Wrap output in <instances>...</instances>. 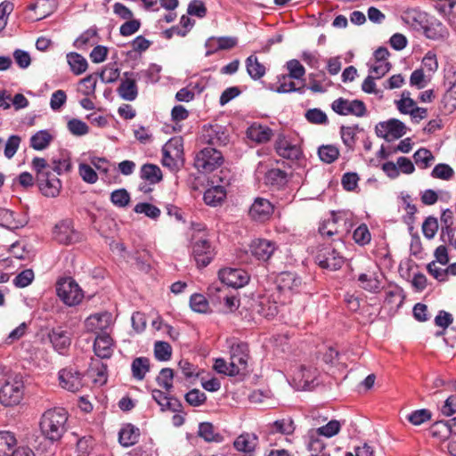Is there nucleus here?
Returning <instances> with one entry per match:
<instances>
[{"mask_svg":"<svg viewBox=\"0 0 456 456\" xmlns=\"http://www.w3.org/2000/svg\"><path fill=\"white\" fill-rule=\"evenodd\" d=\"M68 412L63 408L47 410L41 417V434L52 442L59 441L67 430Z\"/></svg>","mask_w":456,"mask_h":456,"instance_id":"f257e3e1","label":"nucleus"},{"mask_svg":"<svg viewBox=\"0 0 456 456\" xmlns=\"http://www.w3.org/2000/svg\"><path fill=\"white\" fill-rule=\"evenodd\" d=\"M24 380L20 373L10 375L0 388V403L4 406L19 404L24 395Z\"/></svg>","mask_w":456,"mask_h":456,"instance_id":"f03ea898","label":"nucleus"},{"mask_svg":"<svg viewBox=\"0 0 456 456\" xmlns=\"http://www.w3.org/2000/svg\"><path fill=\"white\" fill-rule=\"evenodd\" d=\"M274 147L277 154L283 159L299 161L304 158L301 140L297 135L279 134Z\"/></svg>","mask_w":456,"mask_h":456,"instance_id":"7ed1b4c3","label":"nucleus"},{"mask_svg":"<svg viewBox=\"0 0 456 456\" xmlns=\"http://www.w3.org/2000/svg\"><path fill=\"white\" fill-rule=\"evenodd\" d=\"M224 163L223 154L213 147H206L196 153L194 167L201 173H211Z\"/></svg>","mask_w":456,"mask_h":456,"instance_id":"20e7f679","label":"nucleus"},{"mask_svg":"<svg viewBox=\"0 0 456 456\" xmlns=\"http://www.w3.org/2000/svg\"><path fill=\"white\" fill-rule=\"evenodd\" d=\"M56 292L60 299L67 305H78L84 298V293L78 284L70 277L57 281Z\"/></svg>","mask_w":456,"mask_h":456,"instance_id":"39448f33","label":"nucleus"},{"mask_svg":"<svg viewBox=\"0 0 456 456\" xmlns=\"http://www.w3.org/2000/svg\"><path fill=\"white\" fill-rule=\"evenodd\" d=\"M341 428V424L338 420H330L326 425L318 428H312L307 432L309 439L307 448L309 451L320 452L323 449V444L319 440L318 436H322L327 438L336 436Z\"/></svg>","mask_w":456,"mask_h":456,"instance_id":"423d86ee","label":"nucleus"},{"mask_svg":"<svg viewBox=\"0 0 456 456\" xmlns=\"http://www.w3.org/2000/svg\"><path fill=\"white\" fill-rule=\"evenodd\" d=\"M248 347L247 344L232 345L230 351V363L232 372L236 375L244 374L248 369Z\"/></svg>","mask_w":456,"mask_h":456,"instance_id":"0eeeda50","label":"nucleus"},{"mask_svg":"<svg viewBox=\"0 0 456 456\" xmlns=\"http://www.w3.org/2000/svg\"><path fill=\"white\" fill-rule=\"evenodd\" d=\"M200 141L208 145L221 146L225 145L229 138L224 128L218 124H215L203 126Z\"/></svg>","mask_w":456,"mask_h":456,"instance_id":"6e6552de","label":"nucleus"},{"mask_svg":"<svg viewBox=\"0 0 456 456\" xmlns=\"http://www.w3.org/2000/svg\"><path fill=\"white\" fill-rule=\"evenodd\" d=\"M376 133L379 137L385 138L387 141L395 140L406 134V126L402 121L393 118L380 122L376 126Z\"/></svg>","mask_w":456,"mask_h":456,"instance_id":"1a4fd4ad","label":"nucleus"},{"mask_svg":"<svg viewBox=\"0 0 456 456\" xmlns=\"http://www.w3.org/2000/svg\"><path fill=\"white\" fill-rule=\"evenodd\" d=\"M332 110L343 116L354 115L357 117L364 116L366 112V107L363 102L359 100H347L344 98H338L335 100L331 104Z\"/></svg>","mask_w":456,"mask_h":456,"instance_id":"9d476101","label":"nucleus"},{"mask_svg":"<svg viewBox=\"0 0 456 456\" xmlns=\"http://www.w3.org/2000/svg\"><path fill=\"white\" fill-rule=\"evenodd\" d=\"M192 255L199 267H206L216 253L211 243L206 238H200L192 245Z\"/></svg>","mask_w":456,"mask_h":456,"instance_id":"9b49d317","label":"nucleus"},{"mask_svg":"<svg viewBox=\"0 0 456 456\" xmlns=\"http://www.w3.org/2000/svg\"><path fill=\"white\" fill-rule=\"evenodd\" d=\"M218 277L222 283L232 288H241L249 281L248 273L240 268H223L219 271Z\"/></svg>","mask_w":456,"mask_h":456,"instance_id":"f8f14e48","label":"nucleus"},{"mask_svg":"<svg viewBox=\"0 0 456 456\" xmlns=\"http://www.w3.org/2000/svg\"><path fill=\"white\" fill-rule=\"evenodd\" d=\"M317 264L324 269L338 270L344 264V257L334 248L321 249L316 256Z\"/></svg>","mask_w":456,"mask_h":456,"instance_id":"ddd939ff","label":"nucleus"},{"mask_svg":"<svg viewBox=\"0 0 456 456\" xmlns=\"http://www.w3.org/2000/svg\"><path fill=\"white\" fill-rule=\"evenodd\" d=\"M53 237L61 244H71L80 240V235L74 230L70 220L59 222L54 227Z\"/></svg>","mask_w":456,"mask_h":456,"instance_id":"4468645a","label":"nucleus"},{"mask_svg":"<svg viewBox=\"0 0 456 456\" xmlns=\"http://www.w3.org/2000/svg\"><path fill=\"white\" fill-rule=\"evenodd\" d=\"M60 386L72 393L78 392L84 386L80 372L73 369H63L59 372Z\"/></svg>","mask_w":456,"mask_h":456,"instance_id":"2eb2a0df","label":"nucleus"},{"mask_svg":"<svg viewBox=\"0 0 456 456\" xmlns=\"http://www.w3.org/2000/svg\"><path fill=\"white\" fill-rule=\"evenodd\" d=\"M276 249V244L265 239L254 240L249 245L251 255L257 260L264 262L268 261Z\"/></svg>","mask_w":456,"mask_h":456,"instance_id":"dca6fc26","label":"nucleus"},{"mask_svg":"<svg viewBox=\"0 0 456 456\" xmlns=\"http://www.w3.org/2000/svg\"><path fill=\"white\" fill-rule=\"evenodd\" d=\"M39 190L46 197H56L61 189V180L51 172L42 173L37 178Z\"/></svg>","mask_w":456,"mask_h":456,"instance_id":"f3484780","label":"nucleus"},{"mask_svg":"<svg viewBox=\"0 0 456 456\" xmlns=\"http://www.w3.org/2000/svg\"><path fill=\"white\" fill-rule=\"evenodd\" d=\"M274 210L273 204L266 199L257 198L249 208V216L256 221H265Z\"/></svg>","mask_w":456,"mask_h":456,"instance_id":"a211bd4d","label":"nucleus"},{"mask_svg":"<svg viewBox=\"0 0 456 456\" xmlns=\"http://www.w3.org/2000/svg\"><path fill=\"white\" fill-rule=\"evenodd\" d=\"M246 134L249 140L256 143L268 142L273 135V130L269 126L257 122L251 124Z\"/></svg>","mask_w":456,"mask_h":456,"instance_id":"6ab92c4d","label":"nucleus"},{"mask_svg":"<svg viewBox=\"0 0 456 456\" xmlns=\"http://www.w3.org/2000/svg\"><path fill=\"white\" fill-rule=\"evenodd\" d=\"M301 286V279L290 272L281 273L277 278V288L283 293L297 292Z\"/></svg>","mask_w":456,"mask_h":456,"instance_id":"aec40b11","label":"nucleus"},{"mask_svg":"<svg viewBox=\"0 0 456 456\" xmlns=\"http://www.w3.org/2000/svg\"><path fill=\"white\" fill-rule=\"evenodd\" d=\"M110 323L111 315L108 313L92 314L85 322L87 330L95 333L107 330Z\"/></svg>","mask_w":456,"mask_h":456,"instance_id":"412c9836","label":"nucleus"},{"mask_svg":"<svg viewBox=\"0 0 456 456\" xmlns=\"http://www.w3.org/2000/svg\"><path fill=\"white\" fill-rule=\"evenodd\" d=\"M317 370L312 366L302 365L293 373V379L299 387L306 388L315 379Z\"/></svg>","mask_w":456,"mask_h":456,"instance_id":"4be33fe9","label":"nucleus"},{"mask_svg":"<svg viewBox=\"0 0 456 456\" xmlns=\"http://www.w3.org/2000/svg\"><path fill=\"white\" fill-rule=\"evenodd\" d=\"M290 175L280 168L270 169L265 175L266 183L276 190L284 189L288 185Z\"/></svg>","mask_w":456,"mask_h":456,"instance_id":"5701e85b","label":"nucleus"},{"mask_svg":"<svg viewBox=\"0 0 456 456\" xmlns=\"http://www.w3.org/2000/svg\"><path fill=\"white\" fill-rule=\"evenodd\" d=\"M113 341L107 333H102L95 338L94 350L95 354L100 358H110L112 354Z\"/></svg>","mask_w":456,"mask_h":456,"instance_id":"b1692460","label":"nucleus"},{"mask_svg":"<svg viewBox=\"0 0 456 456\" xmlns=\"http://www.w3.org/2000/svg\"><path fill=\"white\" fill-rule=\"evenodd\" d=\"M359 286L369 292H379L381 289V280L379 275L375 272H367L361 273L357 279Z\"/></svg>","mask_w":456,"mask_h":456,"instance_id":"393cba45","label":"nucleus"},{"mask_svg":"<svg viewBox=\"0 0 456 456\" xmlns=\"http://www.w3.org/2000/svg\"><path fill=\"white\" fill-rule=\"evenodd\" d=\"M258 442V437L254 433H243L234 441V448L244 453H251L255 451Z\"/></svg>","mask_w":456,"mask_h":456,"instance_id":"a878e982","label":"nucleus"},{"mask_svg":"<svg viewBox=\"0 0 456 456\" xmlns=\"http://www.w3.org/2000/svg\"><path fill=\"white\" fill-rule=\"evenodd\" d=\"M124 76L125 79H122L118 88V95L126 101H134L138 94L135 79L130 77L127 72Z\"/></svg>","mask_w":456,"mask_h":456,"instance_id":"bb28decb","label":"nucleus"},{"mask_svg":"<svg viewBox=\"0 0 456 456\" xmlns=\"http://www.w3.org/2000/svg\"><path fill=\"white\" fill-rule=\"evenodd\" d=\"M226 190L222 185L208 188L203 196L204 202L210 207H217L223 204L226 199Z\"/></svg>","mask_w":456,"mask_h":456,"instance_id":"cd10ccee","label":"nucleus"},{"mask_svg":"<svg viewBox=\"0 0 456 456\" xmlns=\"http://www.w3.org/2000/svg\"><path fill=\"white\" fill-rule=\"evenodd\" d=\"M139 436V429L131 424H127L120 429L118 441L123 446L129 447L137 443Z\"/></svg>","mask_w":456,"mask_h":456,"instance_id":"c85d7f7f","label":"nucleus"},{"mask_svg":"<svg viewBox=\"0 0 456 456\" xmlns=\"http://www.w3.org/2000/svg\"><path fill=\"white\" fill-rule=\"evenodd\" d=\"M429 435L439 442L447 440L452 436V429L448 421H436L428 429Z\"/></svg>","mask_w":456,"mask_h":456,"instance_id":"c756f323","label":"nucleus"},{"mask_svg":"<svg viewBox=\"0 0 456 456\" xmlns=\"http://www.w3.org/2000/svg\"><path fill=\"white\" fill-rule=\"evenodd\" d=\"M49 338L58 351L63 350L70 345L69 333L61 328L53 329L49 334Z\"/></svg>","mask_w":456,"mask_h":456,"instance_id":"7c9ffc66","label":"nucleus"},{"mask_svg":"<svg viewBox=\"0 0 456 456\" xmlns=\"http://www.w3.org/2000/svg\"><path fill=\"white\" fill-rule=\"evenodd\" d=\"M140 176L149 184L158 183L162 180V172L160 168L153 164H144L141 167Z\"/></svg>","mask_w":456,"mask_h":456,"instance_id":"2f4dec72","label":"nucleus"},{"mask_svg":"<svg viewBox=\"0 0 456 456\" xmlns=\"http://www.w3.org/2000/svg\"><path fill=\"white\" fill-rule=\"evenodd\" d=\"M246 68L248 74L254 80L260 79L266 72L265 65L260 63L255 55H250L247 58Z\"/></svg>","mask_w":456,"mask_h":456,"instance_id":"473e14b6","label":"nucleus"},{"mask_svg":"<svg viewBox=\"0 0 456 456\" xmlns=\"http://www.w3.org/2000/svg\"><path fill=\"white\" fill-rule=\"evenodd\" d=\"M133 377L137 380H142L150 370V360L146 357H137L131 364Z\"/></svg>","mask_w":456,"mask_h":456,"instance_id":"72a5a7b5","label":"nucleus"},{"mask_svg":"<svg viewBox=\"0 0 456 456\" xmlns=\"http://www.w3.org/2000/svg\"><path fill=\"white\" fill-rule=\"evenodd\" d=\"M152 398L160 406L162 411H173L176 410L178 406L177 401L168 397L164 392L159 389L152 390Z\"/></svg>","mask_w":456,"mask_h":456,"instance_id":"f704fd0d","label":"nucleus"},{"mask_svg":"<svg viewBox=\"0 0 456 456\" xmlns=\"http://www.w3.org/2000/svg\"><path fill=\"white\" fill-rule=\"evenodd\" d=\"M164 154H171L175 158L183 159V143L181 137H173L163 146Z\"/></svg>","mask_w":456,"mask_h":456,"instance_id":"c9c22d12","label":"nucleus"},{"mask_svg":"<svg viewBox=\"0 0 456 456\" xmlns=\"http://www.w3.org/2000/svg\"><path fill=\"white\" fill-rule=\"evenodd\" d=\"M52 140L53 136L48 131L41 130L31 136L30 146L37 151H42L50 144Z\"/></svg>","mask_w":456,"mask_h":456,"instance_id":"e433bc0d","label":"nucleus"},{"mask_svg":"<svg viewBox=\"0 0 456 456\" xmlns=\"http://www.w3.org/2000/svg\"><path fill=\"white\" fill-rule=\"evenodd\" d=\"M69 65L76 75L84 73L87 69L86 60L77 53H70L67 55Z\"/></svg>","mask_w":456,"mask_h":456,"instance_id":"4c0bfd02","label":"nucleus"},{"mask_svg":"<svg viewBox=\"0 0 456 456\" xmlns=\"http://www.w3.org/2000/svg\"><path fill=\"white\" fill-rule=\"evenodd\" d=\"M397 110L403 114H410L417 106L413 99L411 98V93L404 90L401 94L399 100L395 102Z\"/></svg>","mask_w":456,"mask_h":456,"instance_id":"58836bf2","label":"nucleus"},{"mask_svg":"<svg viewBox=\"0 0 456 456\" xmlns=\"http://www.w3.org/2000/svg\"><path fill=\"white\" fill-rule=\"evenodd\" d=\"M416 165L421 168L426 169L432 165L435 160V157L432 152L425 148L418 150L413 155Z\"/></svg>","mask_w":456,"mask_h":456,"instance_id":"ea45409f","label":"nucleus"},{"mask_svg":"<svg viewBox=\"0 0 456 456\" xmlns=\"http://www.w3.org/2000/svg\"><path fill=\"white\" fill-rule=\"evenodd\" d=\"M16 444L17 440L12 433L0 431V456L8 455Z\"/></svg>","mask_w":456,"mask_h":456,"instance_id":"a19ab883","label":"nucleus"},{"mask_svg":"<svg viewBox=\"0 0 456 456\" xmlns=\"http://www.w3.org/2000/svg\"><path fill=\"white\" fill-rule=\"evenodd\" d=\"M318 155L322 161L330 164L338 159L339 156V150L331 144L322 145L318 149Z\"/></svg>","mask_w":456,"mask_h":456,"instance_id":"79ce46f5","label":"nucleus"},{"mask_svg":"<svg viewBox=\"0 0 456 456\" xmlns=\"http://www.w3.org/2000/svg\"><path fill=\"white\" fill-rule=\"evenodd\" d=\"M29 9L38 10L37 20H42L53 12V0H37L35 4L29 5Z\"/></svg>","mask_w":456,"mask_h":456,"instance_id":"37998d69","label":"nucleus"},{"mask_svg":"<svg viewBox=\"0 0 456 456\" xmlns=\"http://www.w3.org/2000/svg\"><path fill=\"white\" fill-rule=\"evenodd\" d=\"M190 306L192 311L206 314L209 310V304L204 295L195 293L190 297Z\"/></svg>","mask_w":456,"mask_h":456,"instance_id":"c03bdc74","label":"nucleus"},{"mask_svg":"<svg viewBox=\"0 0 456 456\" xmlns=\"http://www.w3.org/2000/svg\"><path fill=\"white\" fill-rule=\"evenodd\" d=\"M134 211L137 214H143L147 217L154 220L159 218L161 213L159 208L147 202L136 204L134 208Z\"/></svg>","mask_w":456,"mask_h":456,"instance_id":"a18cd8bd","label":"nucleus"},{"mask_svg":"<svg viewBox=\"0 0 456 456\" xmlns=\"http://www.w3.org/2000/svg\"><path fill=\"white\" fill-rule=\"evenodd\" d=\"M432 418V413L429 410L420 409L411 411L407 415L406 419L414 426H419Z\"/></svg>","mask_w":456,"mask_h":456,"instance_id":"49530a36","label":"nucleus"},{"mask_svg":"<svg viewBox=\"0 0 456 456\" xmlns=\"http://www.w3.org/2000/svg\"><path fill=\"white\" fill-rule=\"evenodd\" d=\"M337 223L338 219L334 216H330V218L324 220L322 223V224L319 227V232L321 233L322 236L328 238L335 234H338V229Z\"/></svg>","mask_w":456,"mask_h":456,"instance_id":"de8ad7c7","label":"nucleus"},{"mask_svg":"<svg viewBox=\"0 0 456 456\" xmlns=\"http://www.w3.org/2000/svg\"><path fill=\"white\" fill-rule=\"evenodd\" d=\"M291 79H292L291 77L285 76V75H282L281 77H280L278 79L279 86H278L276 91L281 94L291 93V92H302L304 86L297 88L296 86L295 82H293Z\"/></svg>","mask_w":456,"mask_h":456,"instance_id":"09e8293b","label":"nucleus"},{"mask_svg":"<svg viewBox=\"0 0 456 456\" xmlns=\"http://www.w3.org/2000/svg\"><path fill=\"white\" fill-rule=\"evenodd\" d=\"M286 68L289 71L287 76L293 79H302L305 74L304 66L296 59L287 61Z\"/></svg>","mask_w":456,"mask_h":456,"instance_id":"8fccbe9b","label":"nucleus"},{"mask_svg":"<svg viewBox=\"0 0 456 456\" xmlns=\"http://www.w3.org/2000/svg\"><path fill=\"white\" fill-rule=\"evenodd\" d=\"M438 228L439 225L437 218L434 216H428L422 224V232L428 240H431L436 236Z\"/></svg>","mask_w":456,"mask_h":456,"instance_id":"3c124183","label":"nucleus"},{"mask_svg":"<svg viewBox=\"0 0 456 456\" xmlns=\"http://www.w3.org/2000/svg\"><path fill=\"white\" fill-rule=\"evenodd\" d=\"M78 173L83 181L87 183L93 184L98 180L97 173L90 165L80 163L78 166Z\"/></svg>","mask_w":456,"mask_h":456,"instance_id":"603ef678","label":"nucleus"},{"mask_svg":"<svg viewBox=\"0 0 456 456\" xmlns=\"http://www.w3.org/2000/svg\"><path fill=\"white\" fill-rule=\"evenodd\" d=\"M155 357L159 361H167L171 357L172 348L167 342L158 341L154 346Z\"/></svg>","mask_w":456,"mask_h":456,"instance_id":"864d4df0","label":"nucleus"},{"mask_svg":"<svg viewBox=\"0 0 456 456\" xmlns=\"http://www.w3.org/2000/svg\"><path fill=\"white\" fill-rule=\"evenodd\" d=\"M353 238L354 241L361 246L370 243L371 235L367 225L361 224L358 226L354 232Z\"/></svg>","mask_w":456,"mask_h":456,"instance_id":"5fc2aeb1","label":"nucleus"},{"mask_svg":"<svg viewBox=\"0 0 456 456\" xmlns=\"http://www.w3.org/2000/svg\"><path fill=\"white\" fill-rule=\"evenodd\" d=\"M68 129L76 136H82L89 132V127L86 123L77 118H72L68 122Z\"/></svg>","mask_w":456,"mask_h":456,"instance_id":"6e6d98bb","label":"nucleus"},{"mask_svg":"<svg viewBox=\"0 0 456 456\" xmlns=\"http://www.w3.org/2000/svg\"><path fill=\"white\" fill-rule=\"evenodd\" d=\"M391 68L392 65L389 61H374L370 67V75L379 79L389 72Z\"/></svg>","mask_w":456,"mask_h":456,"instance_id":"4d7b16f0","label":"nucleus"},{"mask_svg":"<svg viewBox=\"0 0 456 456\" xmlns=\"http://www.w3.org/2000/svg\"><path fill=\"white\" fill-rule=\"evenodd\" d=\"M174 372L172 369L165 368L162 369L159 375L157 378L159 386L165 388L167 391H170L173 387Z\"/></svg>","mask_w":456,"mask_h":456,"instance_id":"13d9d810","label":"nucleus"},{"mask_svg":"<svg viewBox=\"0 0 456 456\" xmlns=\"http://www.w3.org/2000/svg\"><path fill=\"white\" fill-rule=\"evenodd\" d=\"M431 175L434 178L450 180L453 176L454 171L447 164H438L433 168Z\"/></svg>","mask_w":456,"mask_h":456,"instance_id":"bf43d9fd","label":"nucleus"},{"mask_svg":"<svg viewBox=\"0 0 456 456\" xmlns=\"http://www.w3.org/2000/svg\"><path fill=\"white\" fill-rule=\"evenodd\" d=\"M273 428L275 432L283 435H291L295 430L294 422L290 419H282L273 422Z\"/></svg>","mask_w":456,"mask_h":456,"instance_id":"052dcab7","label":"nucleus"},{"mask_svg":"<svg viewBox=\"0 0 456 456\" xmlns=\"http://www.w3.org/2000/svg\"><path fill=\"white\" fill-rule=\"evenodd\" d=\"M111 202L118 207L124 208L130 201V195L125 189H119L112 191L110 195Z\"/></svg>","mask_w":456,"mask_h":456,"instance_id":"680f3d73","label":"nucleus"},{"mask_svg":"<svg viewBox=\"0 0 456 456\" xmlns=\"http://www.w3.org/2000/svg\"><path fill=\"white\" fill-rule=\"evenodd\" d=\"M34 277V272L31 269H26L14 278L13 284L18 288H25L33 281Z\"/></svg>","mask_w":456,"mask_h":456,"instance_id":"e2e57ef3","label":"nucleus"},{"mask_svg":"<svg viewBox=\"0 0 456 456\" xmlns=\"http://www.w3.org/2000/svg\"><path fill=\"white\" fill-rule=\"evenodd\" d=\"M258 313L267 319L273 318L278 314L277 304L264 299L260 303Z\"/></svg>","mask_w":456,"mask_h":456,"instance_id":"0e129e2a","label":"nucleus"},{"mask_svg":"<svg viewBox=\"0 0 456 456\" xmlns=\"http://www.w3.org/2000/svg\"><path fill=\"white\" fill-rule=\"evenodd\" d=\"M206 399V395L199 389H192L185 395L186 402L195 407L203 404Z\"/></svg>","mask_w":456,"mask_h":456,"instance_id":"69168bd1","label":"nucleus"},{"mask_svg":"<svg viewBox=\"0 0 456 456\" xmlns=\"http://www.w3.org/2000/svg\"><path fill=\"white\" fill-rule=\"evenodd\" d=\"M20 143V137L18 135H11L4 146V156L7 159H12L19 149Z\"/></svg>","mask_w":456,"mask_h":456,"instance_id":"338daca9","label":"nucleus"},{"mask_svg":"<svg viewBox=\"0 0 456 456\" xmlns=\"http://www.w3.org/2000/svg\"><path fill=\"white\" fill-rule=\"evenodd\" d=\"M96 83L95 78L91 75L87 76L80 81L79 91L86 96L93 95L95 93Z\"/></svg>","mask_w":456,"mask_h":456,"instance_id":"774afa93","label":"nucleus"}]
</instances>
